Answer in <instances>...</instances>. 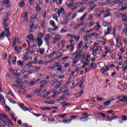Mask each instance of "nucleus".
Instances as JSON below:
<instances>
[{"label": "nucleus", "instance_id": "22", "mask_svg": "<svg viewBox=\"0 0 127 127\" xmlns=\"http://www.w3.org/2000/svg\"><path fill=\"white\" fill-rule=\"evenodd\" d=\"M124 96L122 95V96H119L117 97V99L119 100L121 102H124Z\"/></svg>", "mask_w": 127, "mask_h": 127}, {"label": "nucleus", "instance_id": "37", "mask_svg": "<svg viewBox=\"0 0 127 127\" xmlns=\"http://www.w3.org/2000/svg\"><path fill=\"white\" fill-rule=\"evenodd\" d=\"M121 119L123 121H127V117L126 115H122Z\"/></svg>", "mask_w": 127, "mask_h": 127}, {"label": "nucleus", "instance_id": "38", "mask_svg": "<svg viewBox=\"0 0 127 127\" xmlns=\"http://www.w3.org/2000/svg\"><path fill=\"white\" fill-rule=\"evenodd\" d=\"M87 13H85L81 17V18L80 19V20H84L85 18H86V16H87Z\"/></svg>", "mask_w": 127, "mask_h": 127}, {"label": "nucleus", "instance_id": "44", "mask_svg": "<svg viewBox=\"0 0 127 127\" xmlns=\"http://www.w3.org/2000/svg\"><path fill=\"white\" fill-rule=\"evenodd\" d=\"M55 11L56 12V13H57V14H58V17H59V16H60V15H59V9H58L57 8H55Z\"/></svg>", "mask_w": 127, "mask_h": 127}, {"label": "nucleus", "instance_id": "50", "mask_svg": "<svg viewBox=\"0 0 127 127\" xmlns=\"http://www.w3.org/2000/svg\"><path fill=\"white\" fill-rule=\"evenodd\" d=\"M7 76L8 77L10 80H12V75L10 73H7Z\"/></svg>", "mask_w": 127, "mask_h": 127}, {"label": "nucleus", "instance_id": "48", "mask_svg": "<svg viewBox=\"0 0 127 127\" xmlns=\"http://www.w3.org/2000/svg\"><path fill=\"white\" fill-rule=\"evenodd\" d=\"M60 56H58L56 58H55L53 60H50V61H48V63H51L52 62H53V61H54V59H57V58H59Z\"/></svg>", "mask_w": 127, "mask_h": 127}, {"label": "nucleus", "instance_id": "15", "mask_svg": "<svg viewBox=\"0 0 127 127\" xmlns=\"http://www.w3.org/2000/svg\"><path fill=\"white\" fill-rule=\"evenodd\" d=\"M103 104L105 106H106L107 107H108V106H110V105H111V100L109 99L108 100L104 102Z\"/></svg>", "mask_w": 127, "mask_h": 127}, {"label": "nucleus", "instance_id": "31", "mask_svg": "<svg viewBox=\"0 0 127 127\" xmlns=\"http://www.w3.org/2000/svg\"><path fill=\"white\" fill-rule=\"evenodd\" d=\"M88 117H89V116L80 118V121H82V122H86L87 121V118H88Z\"/></svg>", "mask_w": 127, "mask_h": 127}, {"label": "nucleus", "instance_id": "25", "mask_svg": "<svg viewBox=\"0 0 127 127\" xmlns=\"http://www.w3.org/2000/svg\"><path fill=\"white\" fill-rule=\"evenodd\" d=\"M51 39V37H46L45 38V40L47 42V44H49L50 43V42H49V40Z\"/></svg>", "mask_w": 127, "mask_h": 127}, {"label": "nucleus", "instance_id": "57", "mask_svg": "<svg viewBox=\"0 0 127 127\" xmlns=\"http://www.w3.org/2000/svg\"><path fill=\"white\" fill-rule=\"evenodd\" d=\"M66 87H67V86H66V85H64V86L61 87L59 89V91H62V90H63V89H64V88H66Z\"/></svg>", "mask_w": 127, "mask_h": 127}, {"label": "nucleus", "instance_id": "20", "mask_svg": "<svg viewBox=\"0 0 127 127\" xmlns=\"http://www.w3.org/2000/svg\"><path fill=\"white\" fill-rule=\"evenodd\" d=\"M59 15L60 16V14H61V13H63V12H65V9H64L63 7H61L60 9H59Z\"/></svg>", "mask_w": 127, "mask_h": 127}, {"label": "nucleus", "instance_id": "47", "mask_svg": "<svg viewBox=\"0 0 127 127\" xmlns=\"http://www.w3.org/2000/svg\"><path fill=\"white\" fill-rule=\"evenodd\" d=\"M20 107H21L22 110H23V111H25V108H24V105L23 104H20Z\"/></svg>", "mask_w": 127, "mask_h": 127}, {"label": "nucleus", "instance_id": "40", "mask_svg": "<svg viewBox=\"0 0 127 127\" xmlns=\"http://www.w3.org/2000/svg\"><path fill=\"white\" fill-rule=\"evenodd\" d=\"M2 118H3V119H6V120H8V117L5 115L4 113L2 114Z\"/></svg>", "mask_w": 127, "mask_h": 127}, {"label": "nucleus", "instance_id": "24", "mask_svg": "<svg viewBox=\"0 0 127 127\" xmlns=\"http://www.w3.org/2000/svg\"><path fill=\"white\" fill-rule=\"evenodd\" d=\"M15 49V50L16 51V53L17 54H19V53H20V52H21V51L20 50V49H18V48H17V46L15 47V49Z\"/></svg>", "mask_w": 127, "mask_h": 127}, {"label": "nucleus", "instance_id": "21", "mask_svg": "<svg viewBox=\"0 0 127 127\" xmlns=\"http://www.w3.org/2000/svg\"><path fill=\"white\" fill-rule=\"evenodd\" d=\"M106 14H105L104 15V17H109V16H111V15H112V13H111V12L108 11L107 10H106Z\"/></svg>", "mask_w": 127, "mask_h": 127}, {"label": "nucleus", "instance_id": "51", "mask_svg": "<svg viewBox=\"0 0 127 127\" xmlns=\"http://www.w3.org/2000/svg\"><path fill=\"white\" fill-rule=\"evenodd\" d=\"M18 88L19 89H21L22 90H24V87H23V85L20 84L18 86Z\"/></svg>", "mask_w": 127, "mask_h": 127}, {"label": "nucleus", "instance_id": "17", "mask_svg": "<svg viewBox=\"0 0 127 127\" xmlns=\"http://www.w3.org/2000/svg\"><path fill=\"white\" fill-rule=\"evenodd\" d=\"M112 31V26H109L107 28V32H105V35H108Z\"/></svg>", "mask_w": 127, "mask_h": 127}, {"label": "nucleus", "instance_id": "41", "mask_svg": "<svg viewBox=\"0 0 127 127\" xmlns=\"http://www.w3.org/2000/svg\"><path fill=\"white\" fill-rule=\"evenodd\" d=\"M5 34V32H3L2 33H1V34H0V38H4Z\"/></svg>", "mask_w": 127, "mask_h": 127}, {"label": "nucleus", "instance_id": "4", "mask_svg": "<svg viewBox=\"0 0 127 127\" xmlns=\"http://www.w3.org/2000/svg\"><path fill=\"white\" fill-rule=\"evenodd\" d=\"M53 41L52 42V44H56V42H60L61 40V36L57 35L55 38H53Z\"/></svg>", "mask_w": 127, "mask_h": 127}, {"label": "nucleus", "instance_id": "56", "mask_svg": "<svg viewBox=\"0 0 127 127\" xmlns=\"http://www.w3.org/2000/svg\"><path fill=\"white\" fill-rule=\"evenodd\" d=\"M31 39L32 42H34V41H35V39H34V37L32 35V34H31Z\"/></svg>", "mask_w": 127, "mask_h": 127}, {"label": "nucleus", "instance_id": "52", "mask_svg": "<svg viewBox=\"0 0 127 127\" xmlns=\"http://www.w3.org/2000/svg\"><path fill=\"white\" fill-rule=\"evenodd\" d=\"M3 25H4V29L5 28H7V26H8V24L6 23V22H5V23H4V22L3 23Z\"/></svg>", "mask_w": 127, "mask_h": 127}, {"label": "nucleus", "instance_id": "32", "mask_svg": "<svg viewBox=\"0 0 127 127\" xmlns=\"http://www.w3.org/2000/svg\"><path fill=\"white\" fill-rule=\"evenodd\" d=\"M24 4H25V3H24L23 1H21V2L19 3L18 5L20 6V7H23V6H24Z\"/></svg>", "mask_w": 127, "mask_h": 127}, {"label": "nucleus", "instance_id": "46", "mask_svg": "<svg viewBox=\"0 0 127 127\" xmlns=\"http://www.w3.org/2000/svg\"><path fill=\"white\" fill-rule=\"evenodd\" d=\"M65 98H66V95L65 94L60 97L61 101H62V100H64Z\"/></svg>", "mask_w": 127, "mask_h": 127}, {"label": "nucleus", "instance_id": "19", "mask_svg": "<svg viewBox=\"0 0 127 127\" xmlns=\"http://www.w3.org/2000/svg\"><path fill=\"white\" fill-rule=\"evenodd\" d=\"M36 9L37 11H41V8L39 6L38 3H36Z\"/></svg>", "mask_w": 127, "mask_h": 127}, {"label": "nucleus", "instance_id": "61", "mask_svg": "<svg viewBox=\"0 0 127 127\" xmlns=\"http://www.w3.org/2000/svg\"><path fill=\"white\" fill-rule=\"evenodd\" d=\"M93 3H94L93 1H90L86 4V6H88L89 5H91V4H93Z\"/></svg>", "mask_w": 127, "mask_h": 127}, {"label": "nucleus", "instance_id": "34", "mask_svg": "<svg viewBox=\"0 0 127 127\" xmlns=\"http://www.w3.org/2000/svg\"><path fill=\"white\" fill-rule=\"evenodd\" d=\"M85 9H86V7H82L78 10V12H83Z\"/></svg>", "mask_w": 127, "mask_h": 127}, {"label": "nucleus", "instance_id": "6", "mask_svg": "<svg viewBox=\"0 0 127 127\" xmlns=\"http://www.w3.org/2000/svg\"><path fill=\"white\" fill-rule=\"evenodd\" d=\"M40 81V79H38L37 80H35V78H34L33 79L31 80L30 83H29V86L31 87L32 86H34L35 85V83H38Z\"/></svg>", "mask_w": 127, "mask_h": 127}, {"label": "nucleus", "instance_id": "53", "mask_svg": "<svg viewBox=\"0 0 127 127\" xmlns=\"http://www.w3.org/2000/svg\"><path fill=\"white\" fill-rule=\"evenodd\" d=\"M98 115H100L101 116V117H102V118H103V119H105V118H106V116L104 113H98Z\"/></svg>", "mask_w": 127, "mask_h": 127}, {"label": "nucleus", "instance_id": "18", "mask_svg": "<svg viewBox=\"0 0 127 127\" xmlns=\"http://www.w3.org/2000/svg\"><path fill=\"white\" fill-rule=\"evenodd\" d=\"M45 51V50H44V49L43 48H41L40 49L39 51H37V52H40V54H41V55H43V54H44V52Z\"/></svg>", "mask_w": 127, "mask_h": 127}, {"label": "nucleus", "instance_id": "12", "mask_svg": "<svg viewBox=\"0 0 127 127\" xmlns=\"http://www.w3.org/2000/svg\"><path fill=\"white\" fill-rule=\"evenodd\" d=\"M16 80L15 81V83L16 84H23V82H22L23 79H19V78H16Z\"/></svg>", "mask_w": 127, "mask_h": 127}, {"label": "nucleus", "instance_id": "16", "mask_svg": "<svg viewBox=\"0 0 127 127\" xmlns=\"http://www.w3.org/2000/svg\"><path fill=\"white\" fill-rule=\"evenodd\" d=\"M122 21H127V13H124V16H122Z\"/></svg>", "mask_w": 127, "mask_h": 127}, {"label": "nucleus", "instance_id": "39", "mask_svg": "<svg viewBox=\"0 0 127 127\" xmlns=\"http://www.w3.org/2000/svg\"><path fill=\"white\" fill-rule=\"evenodd\" d=\"M72 121V119H69V120H65L63 121V123H66V124H68V123H70V122Z\"/></svg>", "mask_w": 127, "mask_h": 127}, {"label": "nucleus", "instance_id": "49", "mask_svg": "<svg viewBox=\"0 0 127 127\" xmlns=\"http://www.w3.org/2000/svg\"><path fill=\"white\" fill-rule=\"evenodd\" d=\"M74 39H75V40L76 41H79V39H80V36H78L77 37H76V36H75L74 35Z\"/></svg>", "mask_w": 127, "mask_h": 127}, {"label": "nucleus", "instance_id": "33", "mask_svg": "<svg viewBox=\"0 0 127 127\" xmlns=\"http://www.w3.org/2000/svg\"><path fill=\"white\" fill-rule=\"evenodd\" d=\"M90 66L92 67V68H94V69H95V68H97V64L95 63H92Z\"/></svg>", "mask_w": 127, "mask_h": 127}, {"label": "nucleus", "instance_id": "55", "mask_svg": "<svg viewBox=\"0 0 127 127\" xmlns=\"http://www.w3.org/2000/svg\"><path fill=\"white\" fill-rule=\"evenodd\" d=\"M93 36L96 38H98V37H99V34L97 33H93Z\"/></svg>", "mask_w": 127, "mask_h": 127}, {"label": "nucleus", "instance_id": "10", "mask_svg": "<svg viewBox=\"0 0 127 127\" xmlns=\"http://www.w3.org/2000/svg\"><path fill=\"white\" fill-rule=\"evenodd\" d=\"M122 16H124V13H123L119 12L115 13V17L116 18H121Z\"/></svg>", "mask_w": 127, "mask_h": 127}, {"label": "nucleus", "instance_id": "27", "mask_svg": "<svg viewBox=\"0 0 127 127\" xmlns=\"http://www.w3.org/2000/svg\"><path fill=\"white\" fill-rule=\"evenodd\" d=\"M61 85H62L61 81L58 82L56 86L55 87L56 90H57V89H58V88H59V87H60V86H61Z\"/></svg>", "mask_w": 127, "mask_h": 127}, {"label": "nucleus", "instance_id": "36", "mask_svg": "<svg viewBox=\"0 0 127 127\" xmlns=\"http://www.w3.org/2000/svg\"><path fill=\"white\" fill-rule=\"evenodd\" d=\"M50 23L51 25H52V26H53V27H54V26H55V25H56V24H55V22H54L53 20H51L50 21Z\"/></svg>", "mask_w": 127, "mask_h": 127}, {"label": "nucleus", "instance_id": "23", "mask_svg": "<svg viewBox=\"0 0 127 127\" xmlns=\"http://www.w3.org/2000/svg\"><path fill=\"white\" fill-rule=\"evenodd\" d=\"M116 41L117 43V46L118 48H120V47H121V46L122 45V42L119 41V39H117Z\"/></svg>", "mask_w": 127, "mask_h": 127}, {"label": "nucleus", "instance_id": "35", "mask_svg": "<svg viewBox=\"0 0 127 127\" xmlns=\"http://www.w3.org/2000/svg\"><path fill=\"white\" fill-rule=\"evenodd\" d=\"M90 54L87 55V57L86 58V62H89L90 61V60H91V58L90 57Z\"/></svg>", "mask_w": 127, "mask_h": 127}, {"label": "nucleus", "instance_id": "62", "mask_svg": "<svg viewBox=\"0 0 127 127\" xmlns=\"http://www.w3.org/2000/svg\"><path fill=\"white\" fill-rule=\"evenodd\" d=\"M84 3H81V2H76V5H78V6H80V5H83V4Z\"/></svg>", "mask_w": 127, "mask_h": 127}, {"label": "nucleus", "instance_id": "5", "mask_svg": "<svg viewBox=\"0 0 127 127\" xmlns=\"http://www.w3.org/2000/svg\"><path fill=\"white\" fill-rule=\"evenodd\" d=\"M4 29L6 32V35H5V36L7 37L8 40H9V41H10V39H9V37L11 36V35L10 34V32L9 31V28H5Z\"/></svg>", "mask_w": 127, "mask_h": 127}, {"label": "nucleus", "instance_id": "43", "mask_svg": "<svg viewBox=\"0 0 127 127\" xmlns=\"http://www.w3.org/2000/svg\"><path fill=\"white\" fill-rule=\"evenodd\" d=\"M68 21H69V19H65L64 22H62V25H65V24H66V23L67 22H68Z\"/></svg>", "mask_w": 127, "mask_h": 127}, {"label": "nucleus", "instance_id": "30", "mask_svg": "<svg viewBox=\"0 0 127 127\" xmlns=\"http://www.w3.org/2000/svg\"><path fill=\"white\" fill-rule=\"evenodd\" d=\"M109 24H110V23H108L107 21H104L103 22V26H104L105 27H107V26H108V25H109Z\"/></svg>", "mask_w": 127, "mask_h": 127}, {"label": "nucleus", "instance_id": "28", "mask_svg": "<svg viewBox=\"0 0 127 127\" xmlns=\"http://www.w3.org/2000/svg\"><path fill=\"white\" fill-rule=\"evenodd\" d=\"M83 46V42L81 41L79 43L78 46L77 47V49H80L81 47Z\"/></svg>", "mask_w": 127, "mask_h": 127}, {"label": "nucleus", "instance_id": "29", "mask_svg": "<svg viewBox=\"0 0 127 127\" xmlns=\"http://www.w3.org/2000/svg\"><path fill=\"white\" fill-rule=\"evenodd\" d=\"M17 64L21 67H22L23 66V63H22V62H21V61H18L17 62Z\"/></svg>", "mask_w": 127, "mask_h": 127}, {"label": "nucleus", "instance_id": "8", "mask_svg": "<svg viewBox=\"0 0 127 127\" xmlns=\"http://www.w3.org/2000/svg\"><path fill=\"white\" fill-rule=\"evenodd\" d=\"M74 0H68V1H66L65 2V4L66 6H68V7H72L73 6V1Z\"/></svg>", "mask_w": 127, "mask_h": 127}, {"label": "nucleus", "instance_id": "3", "mask_svg": "<svg viewBox=\"0 0 127 127\" xmlns=\"http://www.w3.org/2000/svg\"><path fill=\"white\" fill-rule=\"evenodd\" d=\"M55 65H56V67H58L55 70H57V71H58V72H60L62 74H63V73H64V71L62 70V65L58 64V63H55Z\"/></svg>", "mask_w": 127, "mask_h": 127}, {"label": "nucleus", "instance_id": "45", "mask_svg": "<svg viewBox=\"0 0 127 127\" xmlns=\"http://www.w3.org/2000/svg\"><path fill=\"white\" fill-rule=\"evenodd\" d=\"M107 120L106 121H113V120H114V118H113V117L110 118L109 116H107Z\"/></svg>", "mask_w": 127, "mask_h": 127}, {"label": "nucleus", "instance_id": "58", "mask_svg": "<svg viewBox=\"0 0 127 127\" xmlns=\"http://www.w3.org/2000/svg\"><path fill=\"white\" fill-rule=\"evenodd\" d=\"M78 117V115H74V116H71L70 118L71 119H74V120H76V119H77V117Z\"/></svg>", "mask_w": 127, "mask_h": 127}, {"label": "nucleus", "instance_id": "1", "mask_svg": "<svg viewBox=\"0 0 127 127\" xmlns=\"http://www.w3.org/2000/svg\"><path fill=\"white\" fill-rule=\"evenodd\" d=\"M83 54H84V52H83V50L82 49H80L78 52L71 54L72 57L71 58V59L73 61L72 64L74 65L79 61V59H80L79 56H81V55H83Z\"/></svg>", "mask_w": 127, "mask_h": 127}, {"label": "nucleus", "instance_id": "7", "mask_svg": "<svg viewBox=\"0 0 127 127\" xmlns=\"http://www.w3.org/2000/svg\"><path fill=\"white\" fill-rule=\"evenodd\" d=\"M2 3L3 5L6 8H8L10 6V5H9V0H4Z\"/></svg>", "mask_w": 127, "mask_h": 127}, {"label": "nucleus", "instance_id": "59", "mask_svg": "<svg viewBox=\"0 0 127 127\" xmlns=\"http://www.w3.org/2000/svg\"><path fill=\"white\" fill-rule=\"evenodd\" d=\"M80 28V25H77L76 26H75L74 28H73V29L74 30H76L77 29H78V28Z\"/></svg>", "mask_w": 127, "mask_h": 127}, {"label": "nucleus", "instance_id": "14", "mask_svg": "<svg viewBox=\"0 0 127 127\" xmlns=\"http://www.w3.org/2000/svg\"><path fill=\"white\" fill-rule=\"evenodd\" d=\"M27 12H26L23 15V17H24L25 21L27 22L28 21V15H27Z\"/></svg>", "mask_w": 127, "mask_h": 127}, {"label": "nucleus", "instance_id": "63", "mask_svg": "<svg viewBox=\"0 0 127 127\" xmlns=\"http://www.w3.org/2000/svg\"><path fill=\"white\" fill-rule=\"evenodd\" d=\"M66 32H67V31H66V30H65V29H62V30H61V33H66Z\"/></svg>", "mask_w": 127, "mask_h": 127}, {"label": "nucleus", "instance_id": "11", "mask_svg": "<svg viewBox=\"0 0 127 127\" xmlns=\"http://www.w3.org/2000/svg\"><path fill=\"white\" fill-rule=\"evenodd\" d=\"M90 47V43L88 42L86 43H85L84 45L82 47V49L83 50H86L87 48H89Z\"/></svg>", "mask_w": 127, "mask_h": 127}, {"label": "nucleus", "instance_id": "9", "mask_svg": "<svg viewBox=\"0 0 127 127\" xmlns=\"http://www.w3.org/2000/svg\"><path fill=\"white\" fill-rule=\"evenodd\" d=\"M37 42H39L38 44V45L39 47H40L42 45V44L43 43V41H42V39L41 37H38L37 38Z\"/></svg>", "mask_w": 127, "mask_h": 127}, {"label": "nucleus", "instance_id": "42", "mask_svg": "<svg viewBox=\"0 0 127 127\" xmlns=\"http://www.w3.org/2000/svg\"><path fill=\"white\" fill-rule=\"evenodd\" d=\"M12 64H15V63H16V57H14L13 58V60H12Z\"/></svg>", "mask_w": 127, "mask_h": 127}, {"label": "nucleus", "instance_id": "60", "mask_svg": "<svg viewBox=\"0 0 127 127\" xmlns=\"http://www.w3.org/2000/svg\"><path fill=\"white\" fill-rule=\"evenodd\" d=\"M104 109H106V107L100 105V108H99V110H104Z\"/></svg>", "mask_w": 127, "mask_h": 127}, {"label": "nucleus", "instance_id": "54", "mask_svg": "<svg viewBox=\"0 0 127 127\" xmlns=\"http://www.w3.org/2000/svg\"><path fill=\"white\" fill-rule=\"evenodd\" d=\"M122 34L125 33L126 36H127V28L124 29L123 32H122Z\"/></svg>", "mask_w": 127, "mask_h": 127}, {"label": "nucleus", "instance_id": "26", "mask_svg": "<svg viewBox=\"0 0 127 127\" xmlns=\"http://www.w3.org/2000/svg\"><path fill=\"white\" fill-rule=\"evenodd\" d=\"M52 103L51 102H48L47 101H44V103H45V104H49L50 105H53V104H55V101L53 100Z\"/></svg>", "mask_w": 127, "mask_h": 127}, {"label": "nucleus", "instance_id": "13", "mask_svg": "<svg viewBox=\"0 0 127 127\" xmlns=\"http://www.w3.org/2000/svg\"><path fill=\"white\" fill-rule=\"evenodd\" d=\"M27 43H28V45L29 47L30 46V43L29 42V41H30L31 39V34H29V35L27 37Z\"/></svg>", "mask_w": 127, "mask_h": 127}, {"label": "nucleus", "instance_id": "2", "mask_svg": "<svg viewBox=\"0 0 127 127\" xmlns=\"http://www.w3.org/2000/svg\"><path fill=\"white\" fill-rule=\"evenodd\" d=\"M36 16H37V14H34L33 17L31 18L30 22H31V23H32V25L30 26V28L31 29H33V28H35V29H36L37 27H38V25H37V24H35V25L33 24V21H34V19L36 18Z\"/></svg>", "mask_w": 127, "mask_h": 127}, {"label": "nucleus", "instance_id": "64", "mask_svg": "<svg viewBox=\"0 0 127 127\" xmlns=\"http://www.w3.org/2000/svg\"><path fill=\"white\" fill-rule=\"evenodd\" d=\"M57 82H58V80L57 79V80L53 81L51 82V84H52V85H54L55 84V83H57Z\"/></svg>", "mask_w": 127, "mask_h": 127}]
</instances>
